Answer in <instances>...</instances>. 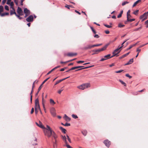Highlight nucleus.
I'll return each instance as SVG.
<instances>
[{
    "label": "nucleus",
    "instance_id": "f257e3e1",
    "mask_svg": "<svg viewBox=\"0 0 148 148\" xmlns=\"http://www.w3.org/2000/svg\"><path fill=\"white\" fill-rule=\"evenodd\" d=\"M46 127V128L45 127L43 129V132L45 135L47 136L48 137H50L52 134V133H54V132L48 125H47Z\"/></svg>",
    "mask_w": 148,
    "mask_h": 148
},
{
    "label": "nucleus",
    "instance_id": "f03ea898",
    "mask_svg": "<svg viewBox=\"0 0 148 148\" xmlns=\"http://www.w3.org/2000/svg\"><path fill=\"white\" fill-rule=\"evenodd\" d=\"M90 87V83H86L80 85L78 86L77 88L79 89L84 90L85 89L88 88Z\"/></svg>",
    "mask_w": 148,
    "mask_h": 148
},
{
    "label": "nucleus",
    "instance_id": "7ed1b4c3",
    "mask_svg": "<svg viewBox=\"0 0 148 148\" xmlns=\"http://www.w3.org/2000/svg\"><path fill=\"white\" fill-rule=\"evenodd\" d=\"M122 48V47H118V48L115 50L114 51L112 52L113 55L111 56V57H113L118 54L120 52V50L119 49Z\"/></svg>",
    "mask_w": 148,
    "mask_h": 148
},
{
    "label": "nucleus",
    "instance_id": "20e7f679",
    "mask_svg": "<svg viewBox=\"0 0 148 148\" xmlns=\"http://www.w3.org/2000/svg\"><path fill=\"white\" fill-rule=\"evenodd\" d=\"M40 109L38 99H37L35 100V109H38L40 110Z\"/></svg>",
    "mask_w": 148,
    "mask_h": 148
},
{
    "label": "nucleus",
    "instance_id": "39448f33",
    "mask_svg": "<svg viewBox=\"0 0 148 148\" xmlns=\"http://www.w3.org/2000/svg\"><path fill=\"white\" fill-rule=\"evenodd\" d=\"M24 12L25 14V17H26L30 14V11L26 8H24Z\"/></svg>",
    "mask_w": 148,
    "mask_h": 148
},
{
    "label": "nucleus",
    "instance_id": "423d86ee",
    "mask_svg": "<svg viewBox=\"0 0 148 148\" xmlns=\"http://www.w3.org/2000/svg\"><path fill=\"white\" fill-rule=\"evenodd\" d=\"M17 12L18 13L17 14H19L21 15H23V13L22 9L20 7H18L17 10Z\"/></svg>",
    "mask_w": 148,
    "mask_h": 148
},
{
    "label": "nucleus",
    "instance_id": "0eeeda50",
    "mask_svg": "<svg viewBox=\"0 0 148 148\" xmlns=\"http://www.w3.org/2000/svg\"><path fill=\"white\" fill-rule=\"evenodd\" d=\"M103 143L106 146L108 147H109L111 144L110 142L108 140H105L104 141Z\"/></svg>",
    "mask_w": 148,
    "mask_h": 148
},
{
    "label": "nucleus",
    "instance_id": "6e6552de",
    "mask_svg": "<svg viewBox=\"0 0 148 148\" xmlns=\"http://www.w3.org/2000/svg\"><path fill=\"white\" fill-rule=\"evenodd\" d=\"M33 16L31 15L26 19V21L28 22H32L33 21Z\"/></svg>",
    "mask_w": 148,
    "mask_h": 148
},
{
    "label": "nucleus",
    "instance_id": "1a4fd4ad",
    "mask_svg": "<svg viewBox=\"0 0 148 148\" xmlns=\"http://www.w3.org/2000/svg\"><path fill=\"white\" fill-rule=\"evenodd\" d=\"M11 9L10 10V14L12 15L13 14H14L15 15L16 14L15 12V10L13 7H10Z\"/></svg>",
    "mask_w": 148,
    "mask_h": 148
},
{
    "label": "nucleus",
    "instance_id": "9d476101",
    "mask_svg": "<svg viewBox=\"0 0 148 148\" xmlns=\"http://www.w3.org/2000/svg\"><path fill=\"white\" fill-rule=\"evenodd\" d=\"M36 123L38 126V127H39L43 129L45 127H44V126L42 125V123L40 121H39V123H38L37 122H36Z\"/></svg>",
    "mask_w": 148,
    "mask_h": 148
},
{
    "label": "nucleus",
    "instance_id": "9b49d317",
    "mask_svg": "<svg viewBox=\"0 0 148 148\" xmlns=\"http://www.w3.org/2000/svg\"><path fill=\"white\" fill-rule=\"evenodd\" d=\"M50 112L51 114L54 116H55L56 113L55 112V110L54 108H51L50 110Z\"/></svg>",
    "mask_w": 148,
    "mask_h": 148
},
{
    "label": "nucleus",
    "instance_id": "f8f14e48",
    "mask_svg": "<svg viewBox=\"0 0 148 148\" xmlns=\"http://www.w3.org/2000/svg\"><path fill=\"white\" fill-rule=\"evenodd\" d=\"M64 118L66 121H69L71 120V118L68 116L66 114L64 115Z\"/></svg>",
    "mask_w": 148,
    "mask_h": 148
},
{
    "label": "nucleus",
    "instance_id": "ddd939ff",
    "mask_svg": "<svg viewBox=\"0 0 148 148\" xmlns=\"http://www.w3.org/2000/svg\"><path fill=\"white\" fill-rule=\"evenodd\" d=\"M147 17H148V15L146 14V13H145L143 15L140 16V18L143 19V18H146L147 19Z\"/></svg>",
    "mask_w": 148,
    "mask_h": 148
},
{
    "label": "nucleus",
    "instance_id": "4468645a",
    "mask_svg": "<svg viewBox=\"0 0 148 148\" xmlns=\"http://www.w3.org/2000/svg\"><path fill=\"white\" fill-rule=\"evenodd\" d=\"M109 44H107L105 46H104L102 48L100 49L101 50V51H103L105 50L106 48H107V47L108 45Z\"/></svg>",
    "mask_w": 148,
    "mask_h": 148
},
{
    "label": "nucleus",
    "instance_id": "2eb2a0df",
    "mask_svg": "<svg viewBox=\"0 0 148 148\" xmlns=\"http://www.w3.org/2000/svg\"><path fill=\"white\" fill-rule=\"evenodd\" d=\"M82 133L84 136H86L87 135V132L86 130H83L82 131Z\"/></svg>",
    "mask_w": 148,
    "mask_h": 148
},
{
    "label": "nucleus",
    "instance_id": "dca6fc26",
    "mask_svg": "<svg viewBox=\"0 0 148 148\" xmlns=\"http://www.w3.org/2000/svg\"><path fill=\"white\" fill-rule=\"evenodd\" d=\"M42 104L43 106V108H44L45 109V100L43 98V94L42 95Z\"/></svg>",
    "mask_w": 148,
    "mask_h": 148
},
{
    "label": "nucleus",
    "instance_id": "f3484780",
    "mask_svg": "<svg viewBox=\"0 0 148 148\" xmlns=\"http://www.w3.org/2000/svg\"><path fill=\"white\" fill-rule=\"evenodd\" d=\"M76 53H69L67 54V55L68 56H72L75 55H76Z\"/></svg>",
    "mask_w": 148,
    "mask_h": 148
},
{
    "label": "nucleus",
    "instance_id": "a211bd4d",
    "mask_svg": "<svg viewBox=\"0 0 148 148\" xmlns=\"http://www.w3.org/2000/svg\"><path fill=\"white\" fill-rule=\"evenodd\" d=\"M63 140L64 141L65 143L66 144H67V141H66V138L65 136H61Z\"/></svg>",
    "mask_w": 148,
    "mask_h": 148
},
{
    "label": "nucleus",
    "instance_id": "6ab92c4d",
    "mask_svg": "<svg viewBox=\"0 0 148 148\" xmlns=\"http://www.w3.org/2000/svg\"><path fill=\"white\" fill-rule=\"evenodd\" d=\"M83 67V66H77L72 67L71 69H69V70H73L75 69H78Z\"/></svg>",
    "mask_w": 148,
    "mask_h": 148
},
{
    "label": "nucleus",
    "instance_id": "aec40b11",
    "mask_svg": "<svg viewBox=\"0 0 148 148\" xmlns=\"http://www.w3.org/2000/svg\"><path fill=\"white\" fill-rule=\"evenodd\" d=\"M130 10H129L127 12V18H130L131 17V16L130 14Z\"/></svg>",
    "mask_w": 148,
    "mask_h": 148
},
{
    "label": "nucleus",
    "instance_id": "412c9836",
    "mask_svg": "<svg viewBox=\"0 0 148 148\" xmlns=\"http://www.w3.org/2000/svg\"><path fill=\"white\" fill-rule=\"evenodd\" d=\"M110 54H109L105 56H104V57L105 58L106 60L109 59L110 58H112V57H110Z\"/></svg>",
    "mask_w": 148,
    "mask_h": 148
},
{
    "label": "nucleus",
    "instance_id": "4be33fe9",
    "mask_svg": "<svg viewBox=\"0 0 148 148\" xmlns=\"http://www.w3.org/2000/svg\"><path fill=\"white\" fill-rule=\"evenodd\" d=\"M50 103L52 105H53L56 103L54 100L51 99H50Z\"/></svg>",
    "mask_w": 148,
    "mask_h": 148
},
{
    "label": "nucleus",
    "instance_id": "5701e85b",
    "mask_svg": "<svg viewBox=\"0 0 148 148\" xmlns=\"http://www.w3.org/2000/svg\"><path fill=\"white\" fill-rule=\"evenodd\" d=\"M141 0H138L137 1H136V2H135L134 4L133 5V7H134L139 2H141Z\"/></svg>",
    "mask_w": 148,
    "mask_h": 148
},
{
    "label": "nucleus",
    "instance_id": "b1692460",
    "mask_svg": "<svg viewBox=\"0 0 148 148\" xmlns=\"http://www.w3.org/2000/svg\"><path fill=\"white\" fill-rule=\"evenodd\" d=\"M92 47H93L92 45H88L86 47H85L84 49H90Z\"/></svg>",
    "mask_w": 148,
    "mask_h": 148
},
{
    "label": "nucleus",
    "instance_id": "393cba45",
    "mask_svg": "<svg viewBox=\"0 0 148 148\" xmlns=\"http://www.w3.org/2000/svg\"><path fill=\"white\" fill-rule=\"evenodd\" d=\"M59 128L63 132L64 134L66 133V130L65 129L61 127H60Z\"/></svg>",
    "mask_w": 148,
    "mask_h": 148
},
{
    "label": "nucleus",
    "instance_id": "a878e982",
    "mask_svg": "<svg viewBox=\"0 0 148 148\" xmlns=\"http://www.w3.org/2000/svg\"><path fill=\"white\" fill-rule=\"evenodd\" d=\"M42 87V85H41L38 88V92L36 94V96L38 95V93L41 90Z\"/></svg>",
    "mask_w": 148,
    "mask_h": 148
},
{
    "label": "nucleus",
    "instance_id": "bb28decb",
    "mask_svg": "<svg viewBox=\"0 0 148 148\" xmlns=\"http://www.w3.org/2000/svg\"><path fill=\"white\" fill-rule=\"evenodd\" d=\"M93 51H94L95 52V53H94L93 54H97L98 53L97 52L101 51V50L100 49H98L97 50H93Z\"/></svg>",
    "mask_w": 148,
    "mask_h": 148
},
{
    "label": "nucleus",
    "instance_id": "cd10ccee",
    "mask_svg": "<svg viewBox=\"0 0 148 148\" xmlns=\"http://www.w3.org/2000/svg\"><path fill=\"white\" fill-rule=\"evenodd\" d=\"M140 51H141L140 49L139 48L137 49L136 50V51L138 52V53H137V55L136 56V58H137L138 56V54H139V53Z\"/></svg>",
    "mask_w": 148,
    "mask_h": 148
},
{
    "label": "nucleus",
    "instance_id": "c85d7f7f",
    "mask_svg": "<svg viewBox=\"0 0 148 148\" xmlns=\"http://www.w3.org/2000/svg\"><path fill=\"white\" fill-rule=\"evenodd\" d=\"M127 21L132 22L135 20V19L134 18L133 19H129V18H127Z\"/></svg>",
    "mask_w": 148,
    "mask_h": 148
},
{
    "label": "nucleus",
    "instance_id": "c756f323",
    "mask_svg": "<svg viewBox=\"0 0 148 148\" xmlns=\"http://www.w3.org/2000/svg\"><path fill=\"white\" fill-rule=\"evenodd\" d=\"M93 66H94L93 65H92V66H88V67H85V68H82V69H78L77 70H76V71H78V70H81V69H86V68H90L91 67H92Z\"/></svg>",
    "mask_w": 148,
    "mask_h": 148
},
{
    "label": "nucleus",
    "instance_id": "7c9ffc66",
    "mask_svg": "<svg viewBox=\"0 0 148 148\" xmlns=\"http://www.w3.org/2000/svg\"><path fill=\"white\" fill-rule=\"evenodd\" d=\"M9 14L8 13H2L1 14V16H3L5 15H7Z\"/></svg>",
    "mask_w": 148,
    "mask_h": 148
},
{
    "label": "nucleus",
    "instance_id": "2f4dec72",
    "mask_svg": "<svg viewBox=\"0 0 148 148\" xmlns=\"http://www.w3.org/2000/svg\"><path fill=\"white\" fill-rule=\"evenodd\" d=\"M72 116L75 119H76L78 118V116L76 115L73 114L72 115Z\"/></svg>",
    "mask_w": 148,
    "mask_h": 148
},
{
    "label": "nucleus",
    "instance_id": "473e14b6",
    "mask_svg": "<svg viewBox=\"0 0 148 148\" xmlns=\"http://www.w3.org/2000/svg\"><path fill=\"white\" fill-rule=\"evenodd\" d=\"M15 16L19 19L21 20L22 18V17H20V16L21 15H19V14H16Z\"/></svg>",
    "mask_w": 148,
    "mask_h": 148
},
{
    "label": "nucleus",
    "instance_id": "72a5a7b5",
    "mask_svg": "<svg viewBox=\"0 0 148 148\" xmlns=\"http://www.w3.org/2000/svg\"><path fill=\"white\" fill-rule=\"evenodd\" d=\"M125 26L124 25H122L121 23H120L118 25V27H122Z\"/></svg>",
    "mask_w": 148,
    "mask_h": 148
},
{
    "label": "nucleus",
    "instance_id": "f704fd0d",
    "mask_svg": "<svg viewBox=\"0 0 148 148\" xmlns=\"http://www.w3.org/2000/svg\"><path fill=\"white\" fill-rule=\"evenodd\" d=\"M119 82L123 84L124 86H126V84L123 81H122L121 80H119Z\"/></svg>",
    "mask_w": 148,
    "mask_h": 148
},
{
    "label": "nucleus",
    "instance_id": "c9c22d12",
    "mask_svg": "<svg viewBox=\"0 0 148 148\" xmlns=\"http://www.w3.org/2000/svg\"><path fill=\"white\" fill-rule=\"evenodd\" d=\"M52 135L53 136L55 139H56L57 137V136L55 132L54 134L53 133H52Z\"/></svg>",
    "mask_w": 148,
    "mask_h": 148
},
{
    "label": "nucleus",
    "instance_id": "e433bc0d",
    "mask_svg": "<svg viewBox=\"0 0 148 148\" xmlns=\"http://www.w3.org/2000/svg\"><path fill=\"white\" fill-rule=\"evenodd\" d=\"M3 7L1 5H0V13L2 12L3 10Z\"/></svg>",
    "mask_w": 148,
    "mask_h": 148
},
{
    "label": "nucleus",
    "instance_id": "4c0bfd02",
    "mask_svg": "<svg viewBox=\"0 0 148 148\" xmlns=\"http://www.w3.org/2000/svg\"><path fill=\"white\" fill-rule=\"evenodd\" d=\"M133 62V59L132 58V59H131L128 62L130 64H131L132 62Z\"/></svg>",
    "mask_w": 148,
    "mask_h": 148
},
{
    "label": "nucleus",
    "instance_id": "58836bf2",
    "mask_svg": "<svg viewBox=\"0 0 148 148\" xmlns=\"http://www.w3.org/2000/svg\"><path fill=\"white\" fill-rule=\"evenodd\" d=\"M128 3H129V2L127 1H125V2H123L122 3V5L123 6V5H125L126 4Z\"/></svg>",
    "mask_w": 148,
    "mask_h": 148
},
{
    "label": "nucleus",
    "instance_id": "ea45409f",
    "mask_svg": "<svg viewBox=\"0 0 148 148\" xmlns=\"http://www.w3.org/2000/svg\"><path fill=\"white\" fill-rule=\"evenodd\" d=\"M104 25L107 27L108 28H110L112 27V26L110 25H108L106 24H104Z\"/></svg>",
    "mask_w": 148,
    "mask_h": 148
},
{
    "label": "nucleus",
    "instance_id": "a19ab883",
    "mask_svg": "<svg viewBox=\"0 0 148 148\" xmlns=\"http://www.w3.org/2000/svg\"><path fill=\"white\" fill-rule=\"evenodd\" d=\"M50 78V77H48V78H47V79H45L42 82V84H41V85H42H42L45 82H46L49 78Z\"/></svg>",
    "mask_w": 148,
    "mask_h": 148
},
{
    "label": "nucleus",
    "instance_id": "79ce46f5",
    "mask_svg": "<svg viewBox=\"0 0 148 148\" xmlns=\"http://www.w3.org/2000/svg\"><path fill=\"white\" fill-rule=\"evenodd\" d=\"M66 137H67V139L68 140V141H69V142L70 143H71V139L70 138H69V136L68 135H66Z\"/></svg>",
    "mask_w": 148,
    "mask_h": 148
},
{
    "label": "nucleus",
    "instance_id": "37998d69",
    "mask_svg": "<svg viewBox=\"0 0 148 148\" xmlns=\"http://www.w3.org/2000/svg\"><path fill=\"white\" fill-rule=\"evenodd\" d=\"M101 45H102L101 44H99L95 45H92V47H97V46H98Z\"/></svg>",
    "mask_w": 148,
    "mask_h": 148
},
{
    "label": "nucleus",
    "instance_id": "c03bdc74",
    "mask_svg": "<svg viewBox=\"0 0 148 148\" xmlns=\"http://www.w3.org/2000/svg\"><path fill=\"white\" fill-rule=\"evenodd\" d=\"M125 76L128 77L129 78H131L132 77L129 75L128 74H127L125 75Z\"/></svg>",
    "mask_w": 148,
    "mask_h": 148
},
{
    "label": "nucleus",
    "instance_id": "a18cd8bd",
    "mask_svg": "<svg viewBox=\"0 0 148 148\" xmlns=\"http://www.w3.org/2000/svg\"><path fill=\"white\" fill-rule=\"evenodd\" d=\"M135 46V45H131V46H130V47L128 49H127V50H129V49H130L132 48L133 47Z\"/></svg>",
    "mask_w": 148,
    "mask_h": 148
},
{
    "label": "nucleus",
    "instance_id": "49530a36",
    "mask_svg": "<svg viewBox=\"0 0 148 148\" xmlns=\"http://www.w3.org/2000/svg\"><path fill=\"white\" fill-rule=\"evenodd\" d=\"M123 70H119L118 71H116L115 72L116 73H121V72L123 71Z\"/></svg>",
    "mask_w": 148,
    "mask_h": 148
},
{
    "label": "nucleus",
    "instance_id": "de8ad7c7",
    "mask_svg": "<svg viewBox=\"0 0 148 148\" xmlns=\"http://www.w3.org/2000/svg\"><path fill=\"white\" fill-rule=\"evenodd\" d=\"M5 9L7 10H9V7L7 5H5Z\"/></svg>",
    "mask_w": 148,
    "mask_h": 148
},
{
    "label": "nucleus",
    "instance_id": "09e8293b",
    "mask_svg": "<svg viewBox=\"0 0 148 148\" xmlns=\"http://www.w3.org/2000/svg\"><path fill=\"white\" fill-rule=\"evenodd\" d=\"M138 12V10H137L134 12L133 14L135 15H136Z\"/></svg>",
    "mask_w": 148,
    "mask_h": 148
},
{
    "label": "nucleus",
    "instance_id": "8fccbe9b",
    "mask_svg": "<svg viewBox=\"0 0 148 148\" xmlns=\"http://www.w3.org/2000/svg\"><path fill=\"white\" fill-rule=\"evenodd\" d=\"M70 125V123H66L64 125V126H69Z\"/></svg>",
    "mask_w": 148,
    "mask_h": 148
},
{
    "label": "nucleus",
    "instance_id": "3c124183",
    "mask_svg": "<svg viewBox=\"0 0 148 148\" xmlns=\"http://www.w3.org/2000/svg\"><path fill=\"white\" fill-rule=\"evenodd\" d=\"M142 28V27H140L139 28H136V29H135L134 31H138V30L139 29H140L141 28Z\"/></svg>",
    "mask_w": 148,
    "mask_h": 148
},
{
    "label": "nucleus",
    "instance_id": "603ef678",
    "mask_svg": "<svg viewBox=\"0 0 148 148\" xmlns=\"http://www.w3.org/2000/svg\"><path fill=\"white\" fill-rule=\"evenodd\" d=\"M54 70V69L53 68L52 69L51 71H49L47 74V75H49Z\"/></svg>",
    "mask_w": 148,
    "mask_h": 148
},
{
    "label": "nucleus",
    "instance_id": "864d4df0",
    "mask_svg": "<svg viewBox=\"0 0 148 148\" xmlns=\"http://www.w3.org/2000/svg\"><path fill=\"white\" fill-rule=\"evenodd\" d=\"M12 0H8L7 2V4L9 5L10 3L11 2V1Z\"/></svg>",
    "mask_w": 148,
    "mask_h": 148
},
{
    "label": "nucleus",
    "instance_id": "5fc2aeb1",
    "mask_svg": "<svg viewBox=\"0 0 148 148\" xmlns=\"http://www.w3.org/2000/svg\"><path fill=\"white\" fill-rule=\"evenodd\" d=\"M84 62V61H79L77 62V63H82Z\"/></svg>",
    "mask_w": 148,
    "mask_h": 148
},
{
    "label": "nucleus",
    "instance_id": "6e6d98bb",
    "mask_svg": "<svg viewBox=\"0 0 148 148\" xmlns=\"http://www.w3.org/2000/svg\"><path fill=\"white\" fill-rule=\"evenodd\" d=\"M128 40V39H127L124 42H123V43L122 44H121V45L122 46L121 47H123V45Z\"/></svg>",
    "mask_w": 148,
    "mask_h": 148
},
{
    "label": "nucleus",
    "instance_id": "4d7b16f0",
    "mask_svg": "<svg viewBox=\"0 0 148 148\" xmlns=\"http://www.w3.org/2000/svg\"><path fill=\"white\" fill-rule=\"evenodd\" d=\"M10 5L11 6V7H13V6L14 5L13 3V2H12L10 3Z\"/></svg>",
    "mask_w": 148,
    "mask_h": 148
},
{
    "label": "nucleus",
    "instance_id": "13d9d810",
    "mask_svg": "<svg viewBox=\"0 0 148 148\" xmlns=\"http://www.w3.org/2000/svg\"><path fill=\"white\" fill-rule=\"evenodd\" d=\"M66 144V146L68 148H72L71 147V146H70L69 145H68L67 143V144Z\"/></svg>",
    "mask_w": 148,
    "mask_h": 148
},
{
    "label": "nucleus",
    "instance_id": "bf43d9fd",
    "mask_svg": "<svg viewBox=\"0 0 148 148\" xmlns=\"http://www.w3.org/2000/svg\"><path fill=\"white\" fill-rule=\"evenodd\" d=\"M61 82V80H58L56 82L55 85H56L58 84L59 83H60Z\"/></svg>",
    "mask_w": 148,
    "mask_h": 148
},
{
    "label": "nucleus",
    "instance_id": "052dcab7",
    "mask_svg": "<svg viewBox=\"0 0 148 148\" xmlns=\"http://www.w3.org/2000/svg\"><path fill=\"white\" fill-rule=\"evenodd\" d=\"M14 2L15 3V4H16V5H17L18 4V1L17 0H14Z\"/></svg>",
    "mask_w": 148,
    "mask_h": 148
},
{
    "label": "nucleus",
    "instance_id": "680f3d73",
    "mask_svg": "<svg viewBox=\"0 0 148 148\" xmlns=\"http://www.w3.org/2000/svg\"><path fill=\"white\" fill-rule=\"evenodd\" d=\"M94 37L95 38H98L99 37V36L97 34H95V35H94Z\"/></svg>",
    "mask_w": 148,
    "mask_h": 148
},
{
    "label": "nucleus",
    "instance_id": "e2e57ef3",
    "mask_svg": "<svg viewBox=\"0 0 148 148\" xmlns=\"http://www.w3.org/2000/svg\"><path fill=\"white\" fill-rule=\"evenodd\" d=\"M34 112V109L33 108H32V109L31 111V114H32Z\"/></svg>",
    "mask_w": 148,
    "mask_h": 148
},
{
    "label": "nucleus",
    "instance_id": "0e129e2a",
    "mask_svg": "<svg viewBox=\"0 0 148 148\" xmlns=\"http://www.w3.org/2000/svg\"><path fill=\"white\" fill-rule=\"evenodd\" d=\"M105 60H106L105 58L104 57V58H102L101 60H100V61H104Z\"/></svg>",
    "mask_w": 148,
    "mask_h": 148
},
{
    "label": "nucleus",
    "instance_id": "69168bd1",
    "mask_svg": "<svg viewBox=\"0 0 148 148\" xmlns=\"http://www.w3.org/2000/svg\"><path fill=\"white\" fill-rule=\"evenodd\" d=\"M126 56L125 54H124V55H123L122 56H121V57L120 58V59H121V58H124V57H126Z\"/></svg>",
    "mask_w": 148,
    "mask_h": 148
},
{
    "label": "nucleus",
    "instance_id": "338daca9",
    "mask_svg": "<svg viewBox=\"0 0 148 148\" xmlns=\"http://www.w3.org/2000/svg\"><path fill=\"white\" fill-rule=\"evenodd\" d=\"M148 44V42L147 43H146L145 44H143V45H141L140 46V47H143V46H145V45H147Z\"/></svg>",
    "mask_w": 148,
    "mask_h": 148
},
{
    "label": "nucleus",
    "instance_id": "774afa93",
    "mask_svg": "<svg viewBox=\"0 0 148 148\" xmlns=\"http://www.w3.org/2000/svg\"><path fill=\"white\" fill-rule=\"evenodd\" d=\"M38 110H39L38 109H35V112L36 114H37L38 113Z\"/></svg>",
    "mask_w": 148,
    "mask_h": 148
}]
</instances>
